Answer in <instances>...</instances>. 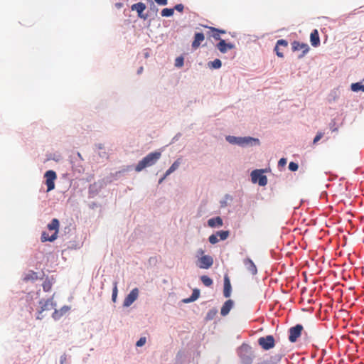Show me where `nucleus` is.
Instances as JSON below:
<instances>
[{
    "label": "nucleus",
    "instance_id": "obj_1",
    "mask_svg": "<svg viewBox=\"0 0 364 364\" xmlns=\"http://www.w3.org/2000/svg\"><path fill=\"white\" fill-rule=\"evenodd\" d=\"M161 156V151L156 150L149 153L140 160L134 169L136 172H141L144 168L154 166Z\"/></svg>",
    "mask_w": 364,
    "mask_h": 364
},
{
    "label": "nucleus",
    "instance_id": "obj_2",
    "mask_svg": "<svg viewBox=\"0 0 364 364\" xmlns=\"http://www.w3.org/2000/svg\"><path fill=\"white\" fill-rule=\"evenodd\" d=\"M237 354L241 364H252L255 358L252 347L246 343H242L241 346L237 347Z\"/></svg>",
    "mask_w": 364,
    "mask_h": 364
},
{
    "label": "nucleus",
    "instance_id": "obj_3",
    "mask_svg": "<svg viewBox=\"0 0 364 364\" xmlns=\"http://www.w3.org/2000/svg\"><path fill=\"white\" fill-rule=\"evenodd\" d=\"M251 181L253 183H258L260 186L267 184V177L264 175V169H255L250 173Z\"/></svg>",
    "mask_w": 364,
    "mask_h": 364
},
{
    "label": "nucleus",
    "instance_id": "obj_4",
    "mask_svg": "<svg viewBox=\"0 0 364 364\" xmlns=\"http://www.w3.org/2000/svg\"><path fill=\"white\" fill-rule=\"evenodd\" d=\"M257 343L264 350H269L275 346V339L272 335H267L259 338Z\"/></svg>",
    "mask_w": 364,
    "mask_h": 364
},
{
    "label": "nucleus",
    "instance_id": "obj_5",
    "mask_svg": "<svg viewBox=\"0 0 364 364\" xmlns=\"http://www.w3.org/2000/svg\"><path fill=\"white\" fill-rule=\"evenodd\" d=\"M304 327L301 323H297L295 326L290 327L288 330L289 341L291 343L296 342L298 338L301 336Z\"/></svg>",
    "mask_w": 364,
    "mask_h": 364
},
{
    "label": "nucleus",
    "instance_id": "obj_6",
    "mask_svg": "<svg viewBox=\"0 0 364 364\" xmlns=\"http://www.w3.org/2000/svg\"><path fill=\"white\" fill-rule=\"evenodd\" d=\"M45 184L47 187V192L51 191L55 188V181L57 178V174L53 170H48L44 173Z\"/></svg>",
    "mask_w": 364,
    "mask_h": 364
},
{
    "label": "nucleus",
    "instance_id": "obj_7",
    "mask_svg": "<svg viewBox=\"0 0 364 364\" xmlns=\"http://www.w3.org/2000/svg\"><path fill=\"white\" fill-rule=\"evenodd\" d=\"M139 289L138 288H134L131 291L125 296L123 302L124 307L130 306L138 298Z\"/></svg>",
    "mask_w": 364,
    "mask_h": 364
},
{
    "label": "nucleus",
    "instance_id": "obj_8",
    "mask_svg": "<svg viewBox=\"0 0 364 364\" xmlns=\"http://www.w3.org/2000/svg\"><path fill=\"white\" fill-rule=\"evenodd\" d=\"M105 186H103V183L98 180L97 181L94 182L93 183L90 184L88 188V195L90 198H93L95 197L100 191L103 189Z\"/></svg>",
    "mask_w": 364,
    "mask_h": 364
},
{
    "label": "nucleus",
    "instance_id": "obj_9",
    "mask_svg": "<svg viewBox=\"0 0 364 364\" xmlns=\"http://www.w3.org/2000/svg\"><path fill=\"white\" fill-rule=\"evenodd\" d=\"M260 145V141L258 138L251 136H242V148L258 146Z\"/></svg>",
    "mask_w": 364,
    "mask_h": 364
},
{
    "label": "nucleus",
    "instance_id": "obj_10",
    "mask_svg": "<svg viewBox=\"0 0 364 364\" xmlns=\"http://www.w3.org/2000/svg\"><path fill=\"white\" fill-rule=\"evenodd\" d=\"M213 264V258L210 255H202L198 259V267L200 269H208L211 267Z\"/></svg>",
    "mask_w": 364,
    "mask_h": 364
},
{
    "label": "nucleus",
    "instance_id": "obj_11",
    "mask_svg": "<svg viewBox=\"0 0 364 364\" xmlns=\"http://www.w3.org/2000/svg\"><path fill=\"white\" fill-rule=\"evenodd\" d=\"M215 48L223 54L226 53L229 50L234 49L235 45L231 42H227L225 39L218 41Z\"/></svg>",
    "mask_w": 364,
    "mask_h": 364
},
{
    "label": "nucleus",
    "instance_id": "obj_12",
    "mask_svg": "<svg viewBox=\"0 0 364 364\" xmlns=\"http://www.w3.org/2000/svg\"><path fill=\"white\" fill-rule=\"evenodd\" d=\"M232 293V285L230 279L228 274H225L223 279V296L225 298H229Z\"/></svg>",
    "mask_w": 364,
    "mask_h": 364
},
{
    "label": "nucleus",
    "instance_id": "obj_13",
    "mask_svg": "<svg viewBox=\"0 0 364 364\" xmlns=\"http://www.w3.org/2000/svg\"><path fill=\"white\" fill-rule=\"evenodd\" d=\"M39 304L41 305V311H49L55 306V303L53 302V298H49L46 300L42 299L40 300Z\"/></svg>",
    "mask_w": 364,
    "mask_h": 364
},
{
    "label": "nucleus",
    "instance_id": "obj_14",
    "mask_svg": "<svg viewBox=\"0 0 364 364\" xmlns=\"http://www.w3.org/2000/svg\"><path fill=\"white\" fill-rule=\"evenodd\" d=\"M207 224L211 228H218L223 225V220L220 216H215L208 219Z\"/></svg>",
    "mask_w": 364,
    "mask_h": 364
},
{
    "label": "nucleus",
    "instance_id": "obj_15",
    "mask_svg": "<svg viewBox=\"0 0 364 364\" xmlns=\"http://www.w3.org/2000/svg\"><path fill=\"white\" fill-rule=\"evenodd\" d=\"M234 301L232 299H228L226 300L224 304H223L221 309H220V314L223 316H225L229 314L230 311L234 306Z\"/></svg>",
    "mask_w": 364,
    "mask_h": 364
},
{
    "label": "nucleus",
    "instance_id": "obj_16",
    "mask_svg": "<svg viewBox=\"0 0 364 364\" xmlns=\"http://www.w3.org/2000/svg\"><path fill=\"white\" fill-rule=\"evenodd\" d=\"M204 39L205 35L203 32H196L194 33L193 41L191 44L192 48L194 49L198 48L200 46L201 43L204 41Z\"/></svg>",
    "mask_w": 364,
    "mask_h": 364
},
{
    "label": "nucleus",
    "instance_id": "obj_17",
    "mask_svg": "<svg viewBox=\"0 0 364 364\" xmlns=\"http://www.w3.org/2000/svg\"><path fill=\"white\" fill-rule=\"evenodd\" d=\"M310 42L311 45L316 48L320 46L321 41L319 33L317 29H314L310 33Z\"/></svg>",
    "mask_w": 364,
    "mask_h": 364
},
{
    "label": "nucleus",
    "instance_id": "obj_18",
    "mask_svg": "<svg viewBox=\"0 0 364 364\" xmlns=\"http://www.w3.org/2000/svg\"><path fill=\"white\" fill-rule=\"evenodd\" d=\"M291 50L295 52L300 50L309 51L310 47L306 43H301L298 41H294L291 43Z\"/></svg>",
    "mask_w": 364,
    "mask_h": 364
},
{
    "label": "nucleus",
    "instance_id": "obj_19",
    "mask_svg": "<svg viewBox=\"0 0 364 364\" xmlns=\"http://www.w3.org/2000/svg\"><path fill=\"white\" fill-rule=\"evenodd\" d=\"M134 169L133 165H128L122 167L120 170L115 173H111V175L114 177V181L119 179L126 172L132 171Z\"/></svg>",
    "mask_w": 364,
    "mask_h": 364
},
{
    "label": "nucleus",
    "instance_id": "obj_20",
    "mask_svg": "<svg viewBox=\"0 0 364 364\" xmlns=\"http://www.w3.org/2000/svg\"><path fill=\"white\" fill-rule=\"evenodd\" d=\"M244 264L247 269L251 272L252 275L257 274V268L254 262L249 257L244 259Z\"/></svg>",
    "mask_w": 364,
    "mask_h": 364
},
{
    "label": "nucleus",
    "instance_id": "obj_21",
    "mask_svg": "<svg viewBox=\"0 0 364 364\" xmlns=\"http://www.w3.org/2000/svg\"><path fill=\"white\" fill-rule=\"evenodd\" d=\"M70 309V307L67 305H65L63 307H61L60 310L55 309L54 312L52 314V318L55 321H58Z\"/></svg>",
    "mask_w": 364,
    "mask_h": 364
},
{
    "label": "nucleus",
    "instance_id": "obj_22",
    "mask_svg": "<svg viewBox=\"0 0 364 364\" xmlns=\"http://www.w3.org/2000/svg\"><path fill=\"white\" fill-rule=\"evenodd\" d=\"M208 28L212 32L211 36L215 41L223 40V38H221V37H220V35L226 33V31L223 28H218L212 27V26L208 27Z\"/></svg>",
    "mask_w": 364,
    "mask_h": 364
},
{
    "label": "nucleus",
    "instance_id": "obj_23",
    "mask_svg": "<svg viewBox=\"0 0 364 364\" xmlns=\"http://www.w3.org/2000/svg\"><path fill=\"white\" fill-rule=\"evenodd\" d=\"M200 294V289L198 288H195L194 289H193L191 295L188 298L183 299L182 300V302L184 304L192 303V302L196 301L199 298Z\"/></svg>",
    "mask_w": 364,
    "mask_h": 364
},
{
    "label": "nucleus",
    "instance_id": "obj_24",
    "mask_svg": "<svg viewBox=\"0 0 364 364\" xmlns=\"http://www.w3.org/2000/svg\"><path fill=\"white\" fill-rule=\"evenodd\" d=\"M83 160L81 154L79 152L74 153L70 156V163L73 164V167L76 166L82 167L80 163Z\"/></svg>",
    "mask_w": 364,
    "mask_h": 364
},
{
    "label": "nucleus",
    "instance_id": "obj_25",
    "mask_svg": "<svg viewBox=\"0 0 364 364\" xmlns=\"http://www.w3.org/2000/svg\"><path fill=\"white\" fill-rule=\"evenodd\" d=\"M83 160L81 154L79 152L74 153L70 156V163L73 164V167L76 166L82 167L80 163Z\"/></svg>",
    "mask_w": 364,
    "mask_h": 364
},
{
    "label": "nucleus",
    "instance_id": "obj_26",
    "mask_svg": "<svg viewBox=\"0 0 364 364\" xmlns=\"http://www.w3.org/2000/svg\"><path fill=\"white\" fill-rule=\"evenodd\" d=\"M146 8V6L143 2H138L131 6V10L136 11L138 17L144 11Z\"/></svg>",
    "mask_w": 364,
    "mask_h": 364
},
{
    "label": "nucleus",
    "instance_id": "obj_27",
    "mask_svg": "<svg viewBox=\"0 0 364 364\" xmlns=\"http://www.w3.org/2000/svg\"><path fill=\"white\" fill-rule=\"evenodd\" d=\"M242 136H235L228 135L225 136V140L230 144L237 145L241 147Z\"/></svg>",
    "mask_w": 364,
    "mask_h": 364
},
{
    "label": "nucleus",
    "instance_id": "obj_28",
    "mask_svg": "<svg viewBox=\"0 0 364 364\" xmlns=\"http://www.w3.org/2000/svg\"><path fill=\"white\" fill-rule=\"evenodd\" d=\"M41 239L43 242H53L57 239V232H53L51 235H49L46 231H43L41 233Z\"/></svg>",
    "mask_w": 364,
    "mask_h": 364
},
{
    "label": "nucleus",
    "instance_id": "obj_29",
    "mask_svg": "<svg viewBox=\"0 0 364 364\" xmlns=\"http://www.w3.org/2000/svg\"><path fill=\"white\" fill-rule=\"evenodd\" d=\"M59 227L60 222L57 218H53L47 225V228L49 230H54V232H57V235L58 234Z\"/></svg>",
    "mask_w": 364,
    "mask_h": 364
},
{
    "label": "nucleus",
    "instance_id": "obj_30",
    "mask_svg": "<svg viewBox=\"0 0 364 364\" xmlns=\"http://www.w3.org/2000/svg\"><path fill=\"white\" fill-rule=\"evenodd\" d=\"M181 158H178L171 165V166L166 171V176L171 175L176 170H177L179 166L181 164Z\"/></svg>",
    "mask_w": 364,
    "mask_h": 364
},
{
    "label": "nucleus",
    "instance_id": "obj_31",
    "mask_svg": "<svg viewBox=\"0 0 364 364\" xmlns=\"http://www.w3.org/2000/svg\"><path fill=\"white\" fill-rule=\"evenodd\" d=\"M208 66L210 69L218 70L222 67V61L219 58H215L212 61H209Z\"/></svg>",
    "mask_w": 364,
    "mask_h": 364
},
{
    "label": "nucleus",
    "instance_id": "obj_32",
    "mask_svg": "<svg viewBox=\"0 0 364 364\" xmlns=\"http://www.w3.org/2000/svg\"><path fill=\"white\" fill-rule=\"evenodd\" d=\"M350 90L353 92H364V84L362 82H353L350 85Z\"/></svg>",
    "mask_w": 364,
    "mask_h": 364
},
{
    "label": "nucleus",
    "instance_id": "obj_33",
    "mask_svg": "<svg viewBox=\"0 0 364 364\" xmlns=\"http://www.w3.org/2000/svg\"><path fill=\"white\" fill-rule=\"evenodd\" d=\"M217 314H218V309L216 308H213L207 312L205 319L208 321H211L215 318Z\"/></svg>",
    "mask_w": 364,
    "mask_h": 364
},
{
    "label": "nucleus",
    "instance_id": "obj_34",
    "mask_svg": "<svg viewBox=\"0 0 364 364\" xmlns=\"http://www.w3.org/2000/svg\"><path fill=\"white\" fill-rule=\"evenodd\" d=\"M215 233H216L218 237H219L218 239L222 241L225 240L230 235L229 230H221L217 231Z\"/></svg>",
    "mask_w": 364,
    "mask_h": 364
},
{
    "label": "nucleus",
    "instance_id": "obj_35",
    "mask_svg": "<svg viewBox=\"0 0 364 364\" xmlns=\"http://www.w3.org/2000/svg\"><path fill=\"white\" fill-rule=\"evenodd\" d=\"M200 279L203 284V285L207 287H210L213 284V279L207 275L200 276Z\"/></svg>",
    "mask_w": 364,
    "mask_h": 364
},
{
    "label": "nucleus",
    "instance_id": "obj_36",
    "mask_svg": "<svg viewBox=\"0 0 364 364\" xmlns=\"http://www.w3.org/2000/svg\"><path fill=\"white\" fill-rule=\"evenodd\" d=\"M48 160H53L56 162H59L62 160V156L58 152L50 153L47 155Z\"/></svg>",
    "mask_w": 364,
    "mask_h": 364
},
{
    "label": "nucleus",
    "instance_id": "obj_37",
    "mask_svg": "<svg viewBox=\"0 0 364 364\" xmlns=\"http://www.w3.org/2000/svg\"><path fill=\"white\" fill-rule=\"evenodd\" d=\"M174 14V9L173 8H164L161 11V15L163 17H171Z\"/></svg>",
    "mask_w": 364,
    "mask_h": 364
},
{
    "label": "nucleus",
    "instance_id": "obj_38",
    "mask_svg": "<svg viewBox=\"0 0 364 364\" xmlns=\"http://www.w3.org/2000/svg\"><path fill=\"white\" fill-rule=\"evenodd\" d=\"M38 273L35 272L33 271H30L25 277H24V281H29V280H36L38 279Z\"/></svg>",
    "mask_w": 364,
    "mask_h": 364
},
{
    "label": "nucleus",
    "instance_id": "obj_39",
    "mask_svg": "<svg viewBox=\"0 0 364 364\" xmlns=\"http://www.w3.org/2000/svg\"><path fill=\"white\" fill-rule=\"evenodd\" d=\"M118 294L117 282L113 283L112 293V301L115 303L117 301Z\"/></svg>",
    "mask_w": 364,
    "mask_h": 364
},
{
    "label": "nucleus",
    "instance_id": "obj_40",
    "mask_svg": "<svg viewBox=\"0 0 364 364\" xmlns=\"http://www.w3.org/2000/svg\"><path fill=\"white\" fill-rule=\"evenodd\" d=\"M100 181L102 182V183H103V186L106 187L108 184L114 181V177L110 173L109 176L104 177Z\"/></svg>",
    "mask_w": 364,
    "mask_h": 364
},
{
    "label": "nucleus",
    "instance_id": "obj_41",
    "mask_svg": "<svg viewBox=\"0 0 364 364\" xmlns=\"http://www.w3.org/2000/svg\"><path fill=\"white\" fill-rule=\"evenodd\" d=\"M232 200V197L229 194H225L223 199L220 201V205L221 208H225L228 205L227 200Z\"/></svg>",
    "mask_w": 364,
    "mask_h": 364
},
{
    "label": "nucleus",
    "instance_id": "obj_42",
    "mask_svg": "<svg viewBox=\"0 0 364 364\" xmlns=\"http://www.w3.org/2000/svg\"><path fill=\"white\" fill-rule=\"evenodd\" d=\"M184 64V58L183 55L178 56L175 60L174 65L176 68H181Z\"/></svg>",
    "mask_w": 364,
    "mask_h": 364
},
{
    "label": "nucleus",
    "instance_id": "obj_43",
    "mask_svg": "<svg viewBox=\"0 0 364 364\" xmlns=\"http://www.w3.org/2000/svg\"><path fill=\"white\" fill-rule=\"evenodd\" d=\"M288 168L289 171L294 172L299 169V164L295 161H290L288 165Z\"/></svg>",
    "mask_w": 364,
    "mask_h": 364
},
{
    "label": "nucleus",
    "instance_id": "obj_44",
    "mask_svg": "<svg viewBox=\"0 0 364 364\" xmlns=\"http://www.w3.org/2000/svg\"><path fill=\"white\" fill-rule=\"evenodd\" d=\"M208 241L210 244L215 245L218 243L220 241V240L218 239L216 233H213L209 236Z\"/></svg>",
    "mask_w": 364,
    "mask_h": 364
},
{
    "label": "nucleus",
    "instance_id": "obj_45",
    "mask_svg": "<svg viewBox=\"0 0 364 364\" xmlns=\"http://www.w3.org/2000/svg\"><path fill=\"white\" fill-rule=\"evenodd\" d=\"M149 2H150V4H149V12H152L153 14L156 15L158 10H159L157 6L155 5L154 2L152 0L150 1Z\"/></svg>",
    "mask_w": 364,
    "mask_h": 364
},
{
    "label": "nucleus",
    "instance_id": "obj_46",
    "mask_svg": "<svg viewBox=\"0 0 364 364\" xmlns=\"http://www.w3.org/2000/svg\"><path fill=\"white\" fill-rule=\"evenodd\" d=\"M281 358H282V355L276 354V355L272 356L270 358V359H268V360H269V361L272 362L273 364H276L280 361Z\"/></svg>",
    "mask_w": 364,
    "mask_h": 364
},
{
    "label": "nucleus",
    "instance_id": "obj_47",
    "mask_svg": "<svg viewBox=\"0 0 364 364\" xmlns=\"http://www.w3.org/2000/svg\"><path fill=\"white\" fill-rule=\"evenodd\" d=\"M288 46V41L285 39H279L274 47L279 48V46L287 47Z\"/></svg>",
    "mask_w": 364,
    "mask_h": 364
},
{
    "label": "nucleus",
    "instance_id": "obj_48",
    "mask_svg": "<svg viewBox=\"0 0 364 364\" xmlns=\"http://www.w3.org/2000/svg\"><path fill=\"white\" fill-rule=\"evenodd\" d=\"M43 289L44 291H49L51 289V284L49 281L45 280L43 283Z\"/></svg>",
    "mask_w": 364,
    "mask_h": 364
},
{
    "label": "nucleus",
    "instance_id": "obj_49",
    "mask_svg": "<svg viewBox=\"0 0 364 364\" xmlns=\"http://www.w3.org/2000/svg\"><path fill=\"white\" fill-rule=\"evenodd\" d=\"M323 132H318L313 139V144H316L317 142H318L321 140V139L323 137Z\"/></svg>",
    "mask_w": 364,
    "mask_h": 364
},
{
    "label": "nucleus",
    "instance_id": "obj_50",
    "mask_svg": "<svg viewBox=\"0 0 364 364\" xmlns=\"http://www.w3.org/2000/svg\"><path fill=\"white\" fill-rule=\"evenodd\" d=\"M146 341V337H141L136 343V347H142L145 345Z\"/></svg>",
    "mask_w": 364,
    "mask_h": 364
},
{
    "label": "nucleus",
    "instance_id": "obj_51",
    "mask_svg": "<svg viewBox=\"0 0 364 364\" xmlns=\"http://www.w3.org/2000/svg\"><path fill=\"white\" fill-rule=\"evenodd\" d=\"M70 361H68V355L65 353H63L60 357V364H69Z\"/></svg>",
    "mask_w": 364,
    "mask_h": 364
},
{
    "label": "nucleus",
    "instance_id": "obj_52",
    "mask_svg": "<svg viewBox=\"0 0 364 364\" xmlns=\"http://www.w3.org/2000/svg\"><path fill=\"white\" fill-rule=\"evenodd\" d=\"M184 5L183 4H176L173 9H174V11H177L178 12L182 13L184 10Z\"/></svg>",
    "mask_w": 364,
    "mask_h": 364
},
{
    "label": "nucleus",
    "instance_id": "obj_53",
    "mask_svg": "<svg viewBox=\"0 0 364 364\" xmlns=\"http://www.w3.org/2000/svg\"><path fill=\"white\" fill-rule=\"evenodd\" d=\"M287 159L284 157H282L281 158L279 161H278V167L279 168H281V167H284L286 166L287 164Z\"/></svg>",
    "mask_w": 364,
    "mask_h": 364
},
{
    "label": "nucleus",
    "instance_id": "obj_54",
    "mask_svg": "<svg viewBox=\"0 0 364 364\" xmlns=\"http://www.w3.org/2000/svg\"><path fill=\"white\" fill-rule=\"evenodd\" d=\"M181 136V133L178 132L171 139V141L170 144H173L176 141H177Z\"/></svg>",
    "mask_w": 364,
    "mask_h": 364
},
{
    "label": "nucleus",
    "instance_id": "obj_55",
    "mask_svg": "<svg viewBox=\"0 0 364 364\" xmlns=\"http://www.w3.org/2000/svg\"><path fill=\"white\" fill-rule=\"evenodd\" d=\"M43 311H41V309L37 311V315L36 318L38 320H42L44 318V315L43 314Z\"/></svg>",
    "mask_w": 364,
    "mask_h": 364
},
{
    "label": "nucleus",
    "instance_id": "obj_56",
    "mask_svg": "<svg viewBox=\"0 0 364 364\" xmlns=\"http://www.w3.org/2000/svg\"><path fill=\"white\" fill-rule=\"evenodd\" d=\"M154 1L159 6H166L168 4V0H154Z\"/></svg>",
    "mask_w": 364,
    "mask_h": 364
},
{
    "label": "nucleus",
    "instance_id": "obj_57",
    "mask_svg": "<svg viewBox=\"0 0 364 364\" xmlns=\"http://www.w3.org/2000/svg\"><path fill=\"white\" fill-rule=\"evenodd\" d=\"M274 50L276 52V55L279 57V58H284V54L282 52H281L279 50V48H277V47H274Z\"/></svg>",
    "mask_w": 364,
    "mask_h": 364
},
{
    "label": "nucleus",
    "instance_id": "obj_58",
    "mask_svg": "<svg viewBox=\"0 0 364 364\" xmlns=\"http://www.w3.org/2000/svg\"><path fill=\"white\" fill-rule=\"evenodd\" d=\"M270 253H271V256L272 258L275 259H279V255L274 250H271L270 251Z\"/></svg>",
    "mask_w": 364,
    "mask_h": 364
},
{
    "label": "nucleus",
    "instance_id": "obj_59",
    "mask_svg": "<svg viewBox=\"0 0 364 364\" xmlns=\"http://www.w3.org/2000/svg\"><path fill=\"white\" fill-rule=\"evenodd\" d=\"M89 208L90 209H95L100 206V205L96 202H92L88 205Z\"/></svg>",
    "mask_w": 364,
    "mask_h": 364
},
{
    "label": "nucleus",
    "instance_id": "obj_60",
    "mask_svg": "<svg viewBox=\"0 0 364 364\" xmlns=\"http://www.w3.org/2000/svg\"><path fill=\"white\" fill-rule=\"evenodd\" d=\"M149 17L148 14L142 13L140 16H139V18L143 20H146Z\"/></svg>",
    "mask_w": 364,
    "mask_h": 364
},
{
    "label": "nucleus",
    "instance_id": "obj_61",
    "mask_svg": "<svg viewBox=\"0 0 364 364\" xmlns=\"http://www.w3.org/2000/svg\"><path fill=\"white\" fill-rule=\"evenodd\" d=\"M168 176H166V173L165 172L164 174L159 178V184H161Z\"/></svg>",
    "mask_w": 364,
    "mask_h": 364
},
{
    "label": "nucleus",
    "instance_id": "obj_62",
    "mask_svg": "<svg viewBox=\"0 0 364 364\" xmlns=\"http://www.w3.org/2000/svg\"><path fill=\"white\" fill-rule=\"evenodd\" d=\"M330 125H331L330 128H331L332 132L338 131V128L334 127L335 126V122L333 121L330 124Z\"/></svg>",
    "mask_w": 364,
    "mask_h": 364
},
{
    "label": "nucleus",
    "instance_id": "obj_63",
    "mask_svg": "<svg viewBox=\"0 0 364 364\" xmlns=\"http://www.w3.org/2000/svg\"><path fill=\"white\" fill-rule=\"evenodd\" d=\"M114 6H115V7H116L117 9H120L121 8H122V7H123L124 4H123V3H122V2H117V3H115Z\"/></svg>",
    "mask_w": 364,
    "mask_h": 364
},
{
    "label": "nucleus",
    "instance_id": "obj_64",
    "mask_svg": "<svg viewBox=\"0 0 364 364\" xmlns=\"http://www.w3.org/2000/svg\"><path fill=\"white\" fill-rule=\"evenodd\" d=\"M309 51H306V50H302V53L298 56V58L299 59H301L303 57H304V55L308 53Z\"/></svg>",
    "mask_w": 364,
    "mask_h": 364
}]
</instances>
